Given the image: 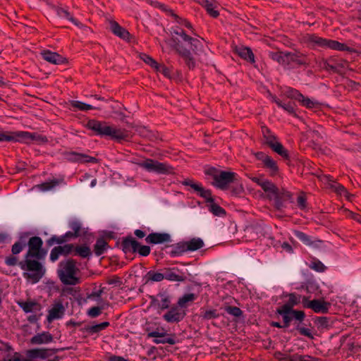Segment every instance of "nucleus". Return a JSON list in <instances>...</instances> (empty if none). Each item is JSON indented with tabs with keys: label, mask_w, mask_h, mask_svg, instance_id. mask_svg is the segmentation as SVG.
Here are the masks:
<instances>
[{
	"label": "nucleus",
	"mask_w": 361,
	"mask_h": 361,
	"mask_svg": "<svg viewBox=\"0 0 361 361\" xmlns=\"http://www.w3.org/2000/svg\"><path fill=\"white\" fill-rule=\"evenodd\" d=\"M62 181H63V179H60V180L54 179L51 181H47V182L43 183L42 184H39V185H36V187L42 191H47V190H49L54 188V187L58 185L59 183H61Z\"/></svg>",
	"instance_id": "31"
},
{
	"label": "nucleus",
	"mask_w": 361,
	"mask_h": 361,
	"mask_svg": "<svg viewBox=\"0 0 361 361\" xmlns=\"http://www.w3.org/2000/svg\"><path fill=\"white\" fill-rule=\"evenodd\" d=\"M293 307L287 302L286 304L281 306L276 310V312L280 315H284L287 314H291L293 311Z\"/></svg>",
	"instance_id": "52"
},
{
	"label": "nucleus",
	"mask_w": 361,
	"mask_h": 361,
	"mask_svg": "<svg viewBox=\"0 0 361 361\" xmlns=\"http://www.w3.org/2000/svg\"><path fill=\"white\" fill-rule=\"evenodd\" d=\"M18 305L26 313L37 312L41 310V305L35 301L18 302Z\"/></svg>",
	"instance_id": "21"
},
{
	"label": "nucleus",
	"mask_w": 361,
	"mask_h": 361,
	"mask_svg": "<svg viewBox=\"0 0 361 361\" xmlns=\"http://www.w3.org/2000/svg\"><path fill=\"white\" fill-rule=\"evenodd\" d=\"M262 134L266 140V144L269 147L276 141V137L271 133L267 127L262 128Z\"/></svg>",
	"instance_id": "39"
},
{
	"label": "nucleus",
	"mask_w": 361,
	"mask_h": 361,
	"mask_svg": "<svg viewBox=\"0 0 361 361\" xmlns=\"http://www.w3.org/2000/svg\"><path fill=\"white\" fill-rule=\"evenodd\" d=\"M146 277L147 281L160 282L165 279L164 271L157 272L154 271H149L147 272Z\"/></svg>",
	"instance_id": "29"
},
{
	"label": "nucleus",
	"mask_w": 361,
	"mask_h": 361,
	"mask_svg": "<svg viewBox=\"0 0 361 361\" xmlns=\"http://www.w3.org/2000/svg\"><path fill=\"white\" fill-rule=\"evenodd\" d=\"M150 251H151V249L149 246L140 245H139V247L137 248V252H138V253L140 255L145 256V257L149 255L150 253Z\"/></svg>",
	"instance_id": "62"
},
{
	"label": "nucleus",
	"mask_w": 361,
	"mask_h": 361,
	"mask_svg": "<svg viewBox=\"0 0 361 361\" xmlns=\"http://www.w3.org/2000/svg\"><path fill=\"white\" fill-rule=\"evenodd\" d=\"M314 323L319 331L327 330L332 325L330 319L326 317H317L314 319Z\"/></svg>",
	"instance_id": "23"
},
{
	"label": "nucleus",
	"mask_w": 361,
	"mask_h": 361,
	"mask_svg": "<svg viewBox=\"0 0 361 361\" xmlns=\"http://www.w3.org/2000/svg\"><path fill=\"white\" fill-rule=\"evenodd\" d=\"M205 173L212 178V185L221 190L227 189L228 185L235 180L236 176L233 172L221 171L214 167L208 169Z\"/></svg>",
	"instance_id": "6"
},
{
	"label": "nucleus",
	"mask_w": 361,
	"mask_h": 361,
	"mask_svg": "<svg viewBox=\"0 0 361 361\" xmlns=\"http://www.w3.org/2000/svg\"><path fill=\"white\" fill-rule=\"evenodd\" d=\"M187 245H188L187 241L178 243L176 247V250L173 252V253L182 254L183 252L189 251V250H188Z\"/></svg>",
	"instance_id": "54"
},
{
	"label": "nucleus",
	"mask_w": 361,
	"mask_h": 361,
	"mask_svg": "<svg viewBox=\"0 0 361 361\" xmlns=\"http://www.w3.org/2000/svg\"><path fill=\"white\" fill-rule=\"evenodd\" d=\"M139 166L149 172H154L159 174L174 173L173 168L171 166L152 159H147L140 163Z\"/></svg>",
	"instance_id": "8"
},
{
	"label": "nucleus",
	"mask_w": 361,
	"mask_h": 361,
	"mask_svg": "<svg viewBox=\"0 0 361 361\" xmlns=\"http://www.w3.org/2000/svg\"><path fill=\"white\" fill-rule=\"evenodd\" d=\"M109 325V322H104L100 323L99 324L89 326L86 328V331L91 334H95V333H97V332L104 329Z\"/></svg>",
	"instance_id": "41"
},
{
	"label": "nucleus",
	"mask_w": 361,
	"mask_h": 361,
	"mask_svg": "<svg viewBox=\"0 0 361 361\" xmlns=\"http://www.w3.org/2000/svg\"><path fill=\"white\" fill-rule=\"evenodd\" d=\"M157 296L161 298V303L159 304L160 307L162 310L169 308L171 303L170 297L165 293H160Z\"/></svg>",
	"instance_id": "44"
},
{
	"label": "nucleus",
	"mask_w": 361,
	"mask_h": 361,
	"mask_svg": "<svg viewBox=\"0 0 361 361\" xmlns=\"http://www.w3.org/2000/svg\"><path fill=\"white\" fill-rule=\"evenodd\" d=\"M53 341V336L49 332H42L34 336L30 342L32 344L40 345L43 343H48Z\"/></svg>",
	"instance_id": "20"
},
{
	"label": "nucleus",
	"mask_w": 361,
	"mask_h": 361,
	"mask_svg": "<svg viewBox=\"0 0 361 361\" xmlns=\"http://www.w3.org/2000/svg\"><path fill=\"white\" fill-rule=\"evenodd\" d=\"M264 165L270 171L271 175L272 176L276 174L279 171L276 162L270 157L267 159L264 163Z\"/></svg>",
	"instance_id": "35"
},
{
	"label": "nucleus",
	"mask_w": 361,
	"mask_h": 361,
	"mask_svg": "<svg viewBox=\"0 0 361 361\" xmlns=\"http://www.w3.org/2000/svg\"><path fill=\"white\" fill-rule=\"evenodd\" d=\"M235 53L242 59L255 63V56L251 49L246 47H235Z\"/></svg>",
	"instance_id": "18"
},
{
	"label": "nucleus",
	"mask_w": 361,
	"mask_h": 361,
	"mask_svg": "<svg viewBox=\"0 0 361 361\" xmlns=\"http://www.w3.org/2000/svg\"><path fill=\"white\" fill-rule=\"evenodd\" d=\"M73 155L75 156V160L81 163H97L98 160L93 157L88 156L84 154L73 152Z\"/></svg>",
	"instance_id": "30"
},
{
	"label": "nucleus",
	"mask_w": 361,
	"mask_h": 361,
	"mask_svg": "<svg viewBox=\"0 0 361 361\" xmlns=\"http://www.w3.org/2000/svg\"><path fill=\"white\" fill-rule=\"evenodd\" d=\"M209 211L215 216H224L226 214V211L219 205L214 202L213 200L208 205Z\"/></svg>",
	"instance_id": "34"
},
{
	"label": "nucleus",
	"mask_w": 361,
	"mask_h": 361,
	"mask_svg": "<svg viewBox=\"0 0 361 361\" xmlns=\"http://www.w3.org/2000/svg\"><path fill=\"white\" fill-rule=\"evenodd\" d=\"M145 240L147 243L161 244L171 241V235L166 233H152L147 236Z\"/></svg>",
	"instance_id": "14"
},
{
	"label": "nucleus",
	"mask_w": 361,
	"mask_h": 361,
	"mask_svg": "<svg viewBox=\"0 0 361 361\" xmlns=\"http://www.w3.org/2000/svg\"><path fill=\"white\" fill-rule=\"evenodd\" d=\"M110 27L114 35L123 39L130 41V34L127 30L120 26L117 22L110 21Z\"/></svg>",
	"instance_id": "16"
},
{
	"label": "nucleus",
	"mask_w": 361,
	"mask_h": 361,
	"mask_svg": "<svg viewBox=\"0 0 361 361\" xmlns=\"http://www.w3.org/2000/svg\"><path fill=\"white\" fill-rule=\"evenodd\" d=\"M310 268L319 272H322L326 269V267L319 260L313 262L310 265Z\"/></svg>",
	"instance_id": "58"
},
{
	"label": "nucleus",
	"mask_w": 361,
	"mask_h": 361,
	"mask_svg": "<svg viewBox=\"0 0 361 361\" xmlns=\"http://www.w3.org/2000/svg\"><path fill=\"white\" fill-rule=\"evenodd\" d=\"M71 105L75 109H78L80 111H87L90 109H97V107H94L92 105L87 104L80 101H71Z\"/></svg>",
	"instance_id": "40"
},
{
	"label": "nucleus",
	"mask_w": 361,
	"mask_h": 361,
	"mask_svg": "<svg viewBox=\"0 0 361 361\" xmlns=\"http://www.w3.org/2000/svg\"><path fill=\"white\" fill-rule=\"evenodd\" d=\"M225 310L227 313L235 317H240L243 314L242 310L238 307L226 306Z\"/></svg>",
	"instance_id": "48"
},
{
	"label": "nucleus",
	"mask_w": 361,
	"mask_h": 361,
	"mask_svg": "<svg viewBox=\"0 0 361 361\" xmlns=\"http://www.w3.org/2000/svg\"><path fill=\"white\" fill-rule=\"evenodd\" d=\"M286 95L287 97L290 99H295L298 101L300 100V99L302 98V94L300 93L298 90L294 89H289L286 92Z\"/></svg>",
	"instance_id": "50"
},
{
	"label": "nucleus",
	"mask_w": 361,
	"mask_h": 361,
	"mask_svg": "<svg viewBox=\"0 0 361 361\" xmlns=\"http://www.w3.org/2000/svg\"><path fill=\"white\" fill-rule=\"evenodd\" d=\"M15 255H11L6 257L5 263L8 266H15L18 264V259Z\"/></svg>",
	"instance_id": "64"
},
{
	"label": "nucleus",
	"mask_w": 361,
	"mask_h": 361,
	"mask_svg": "<svg viewBox=\"0 0 361 361\" xmlns=\"http://www.w3.org/2000/svg\"><path fill=\"white\" fill-rule=\"evenodd\" d=\"M28 355L32 358L40 357L45 359L49 356L47 349H32L28 352Z\"/></svg>",
	"instance_id": "33"
},
{
	"label": "nucleus",
	"mask_w": 361,
	"mask_h": 361,
	"mask_svg": "<svg viewBox=\"0 0 361 361\" xmlns=\"http://www.w3.org/2000/svg\"><path fill=\"white\" fill-rule=\"evenodd\" d=\"M86 126L96 132L98 135L110 136L111 138L119 142L122 140L128 141L131 138V136L126 130L108 126L105 122L90 120Z\"/></svg>",
	"instance_id": "2"
},
{
	"label": "nucleus",
	"mask_w": 361,
	"mask_h": 361,
	"mask_svg": "<svg viewBox=\"0 0 361 361\" xmlns=\"http://www.w3.org/2000/svg\"><path fill=\"white\" fill-rule=\"evenodd\" d=\"M27 241L25 237H20L19 240L15 243L11 248V252L13 255H18L20 253L23 248L26 246Z\"/></svg>",
	"instance_id": "32"
},
{
	"label": "nucleus",
	"mask_w": 361,
	"mask_h": 361,
	"mask_svg": "<svg viewBox=\"0 0 361 361\" xmlns=\"http://www.w3.org/2000/svg\"><path fill=\"white\" fill-rule=\"evenodd\" d=\"M78 272L76 262L72 259L62 261L59 264L57 274L62 283L65 285L74 286L79 283Z\"/></svg>",
	"instance_id": "3"
},
{
	"label": "nucleus",
	"mask_w": 361,
	"mask_h": 361,
	"mask_svg": "<svg viewBox=\"0 0 361 361\" xmlns=\"http://www.w3.org/2000/svg\"><path fill=\"white\" fill-rule=\"evenodd\" d=\"M198 3L204 6L207 12L213 18H217L219 16L218 11L215 10V0H197Z\"/></svg>",
	"instance_id": "19"
},
{
	"label": "nucleus",
	"mask_w": 361,
	"mask_h": 361,
	"mask_svg": "<svg viewBox=\"0 0 361 361\" xmlns=\"http://www.w3.org/2000/svg\"><path fill=\"white\" fill-rule=\"evenodd\" d=\"M28 250L25 255V258H35L36 259H42L46 255V251L42 249L43 241L41 238L34 236L29 239L27 243Z\"/></svg>",
	"instance_id": "9"
},
{
	"label": "nucleus",
	"mask_w": 361,
	"mask_h": 361,
	"mask_svg": "<svg viewBox=\"0 0 361 361\" xmlns=\"http://www.w3.org/2000/svg\"><path fill=\"white\" fill-rule=\"evenodd\" d=\"M140 58L147 64L150 66L152 68H157V62L153 59L151 56L145 54H141L140 55Z\"/></svg>",
	"instance_id": "47"
},
{
	"label": "nucleus",
	"mask_w": 361,
	"mask_h": 361,
	"mask_svg": "<svg viewBox=\"0 0 361 361\" xmlns=\"http://www.w3.org/2000/svg\"><path fill=\"white\" fill-rule=\"evenodd\" d=\"M302 298L301 295H296L295 293H290L288 295V303L293 307V306L299 304L301 301V299L302 300Z\"/></svg>",
	"instance_id": "49"
},
{
	"label": "nucleus",
	"mask_w": 361,
	"mask_h": 361,
	"mask_svg": "<svg viewBox=\"0 0 361 361\" xmlns=\"http://www.w3.org/2000/svg\"><path fill=\"white\" fill-rule=\"evenodd\" d=\"M307 40L312 44L320 47H328L334 50L348 51L349 52L355 51L353 48L348 47L345 44L340 43L339 42L335 40L323 39L314 35H307Z\"/></svg>",
	"instance_id": "7"
},
{
	"label": "nucleus",
	"mask_w": 361,
	"mask_h": 361,
	"mask_svg": "<svg viewBox=\"0 0 361 361\" xmlns=\"http://www.w3.org/2000/svg\"><path fill=\"white\" fill-rule=\"evenodd\" d=\"M62 255L66 256L69 255L73 250L74 246L72 244H67L63 246H57Z\"/></svg>",
	"instance_id": "56"
},
{
	"label": "nucleus",
	"mask_w": 361,
	"mask_h": 361,
	"mask_svg": "<svg viewBox=\"0 0 361 361\" xmlns=\"http://www.w3.org/2000/svg\"><path fill=\"white\" fill-rule=\"evenodd\" d=\"M185 315L184 310L178 307H173L164 316V319L169 323L178 322L182 320Z\"/></svg>",
	"instance_id": "11"
},
{
	"label": "nucleus",
	"mask_w": 361,
	"mask_h": 361,
	"mask_svg": "<svg viewBox=\"0 0 361 361\" xmlns=\"http://www.w3.org/2000/svg\"><path fill=\"white\" fill-rule=\"evenodd\" d=\"M193 190L197 191L199 195L202 197L204 198L208 203H210L214 200L213 197H212L211 191L209 190L204 189L201 186V185H194Z\"/></svg>",
	"instance_id": "24"
},
{
	"label": "nucleus",
	"mask_w": 361,
	"mask_h": 361,
	"mask_svg": "<svg viewBox=\"0 0 361 361\" xmlns=\"http://www.w3.org/2000/svg\"><path fill=\"white\" fill-rule=\"evenodd\" d=\"M107 247L108 244L106 240L103 238H99L94 245V252L96 255L99 256L105 252Z\"/></svg>",
	"instance_id": "25"
},
{
	"label": "nucleus",
	"mask_w": 361,
	"mask_h": 361,
	"mask_svg": "<svg viewBox=\"0 0 361 361\" xmlns=\"http://www.w3.org/2000/svg\"><path fill=\"white\" fill-rule=\"evenodd\" d=\"M261 188L266 193H267V195L270 198L272 197H274V198L279 197L280 191L272 182L268 180H263V183L261 184Z\"/></svg>",
	"instance_id": "17"
},
{
	"label": "nucleus",
	"mask_w": 361,
	"mask_h": 361,
	"mask_svg": "<svg viewBox=\"0 0 361 361\" xmlns=\"http://www.w3.org/2000/svg\"><path fill=\"white\" fill-rule=\"evenodd\" d=\"M301 104L307 108L313 109L318 106L319 103L316 101L312 100L310 98L305 97L302 95V98L299 100Z\"/></svg>",
	"instance_id": "45"
},
{
	"label": "nucleus",
	"mask_w": 361,
	"mask_h": 361,
	"mask_svg": "<svg viewBox=\"0 0 361 361\" xmlns=\"http://www.w3.org/2000/svg\"><path fill=\"white\" fill-rule=\"evenodd\" d=\"M65 313V308L61 302H56L49 310L47 315V321L52 322L54 319H60Z\"/></svg>",
	"instance_id": "15"
},
{
	"label": "nucleus",
	"mask_w": 361,
	"mask_h": 361,
	"mask_svg": "<svg viewBox=\"0 0 361 361\" xmlns=\"http://www.w3.org/2000/svg\"><path fill=\"white\" fill-rule=\"evenodd\" d=\"M61 255H61V252H60L59 249L58 248V247H55L51 251L50 259L52 262H55L59 259V256H61Z\"/></svg>",
	"instance_id": "63"
},
{
	"label": "nucleus",
	"mask_w": 361,
	"mask_h": 361,
	"mask_svg": "<svg viewBox=\"0 0 361 361\" xmlns=\"http://www.w3.org/2000/svg\"><path fill=\"white\" fill-rule=\"evenodd\" d=\"M269 147H271L275 152H276L283 157L287 158L288 156L287 150L285 149L283 146L278 141L274 142L272 145L269 146Z\"/></svg>",
	"instance_id": "36"
},
{
	"label": "nucleus",
	"mask_w": 361,
	"mask_h": 361,
	"mask_svg": "<svg viewBox=\"0 0 361 361\" xmlns=\"http://www.w3.org/2000/svg\"><path fill=\"white\" fill-rule=\"evenodd\" d=\"M187 247L189 251H195L201 249L204 245L203 240L200 238H192L187 241Z\"/></svg>",
	"instance_id": "28"
},
{
	"label": "nucleus",
	"mask_w": 361,
	"mask_h": 361,
	"mask_svg": "<svg viewBox=\"0 0 361 361\" xmlns=\"http://www.w3.org/2000/svg\"><path fill=\"white\" fill-rule=\"evenodd\" d=\"M348 63L344 60H336L334 62V67L332 71L337 73H342L344 70L348 68Z\"/></svg>",
	"instance_id": "37"
},
{
	"label": "nucleus",
	"mask_w": 361,
	"mask_h": 361,
	"mask_svg": "<svg viewBox=\"0 0 361 361\" xmlns=\"http://www.w3.org/2000/svg\"><path fill=\"white\" fill-rule=\"evenodd\" d=\"M76 253L82 257H87L90 255L91 251L87 246H78L75 248Z\"/></svg>",
	"instance_id": "46"
},
{
	"label": "nucleus",
	"mask_w": 361,
	"mask_h": 361,
	"mask_svg": "<svg viewBox=\"0 0 361 361\" xmlns=\"http://www.w3.org/2000/svg\"><path fill=\"white\" fill-rule=\"evenodd\" d=\"M165 279L173 281H184L186 279L185 276L178 269L175 268H164Z\"/></svg>",
	"instance_id": "13"
},
{
	"label": "nucleus",
	"mask_w": 361,
	"mask_h": 361,
	"mask_svg": "<svg viewBox=\"0 0 361 361\" xmlns=\"http://www.w3.org/2000/svg\"><path fill=\"white\" fill-rule=\"evenodd\" d=\"M157 72L162 73L165 77L170 78V70L164 64H159L157 63V68H154Z\"/></svg>",
	"instance_id": "55"
},
{
	"label": "nucleus",
	"mask_w": 361,
	"mask_h": 361,
	"mask_svg": "<svg viewBox=\"0 0 361 361\" xmlns=\"http://www.w3.org/2000/svg\"><path fill=\"white\" fill-rule=\"evenodd\" d=\"M70 227L73 230L75 236L79 237L83 233V228H82V225L79 221H73L70 223Z\"/></svg>",
	"instance_id": "43"
},
{
	"label": "nucleus",
	"mask_w": 361,
	"mask_h": 361,
	"mask_svg": "<svg viewBox=\"0 0 361 361\" xmlns=\"http://www.w3.org/2000/svg\"><path fill=\"white\" fill-rule=\"evenodd\" d=\"M102 310L99 307H92L88 310L87 314L91 317H97L101 314Z\"/></svg>",
	"instance_id": "61"
},
{
	"label": "nucleus",
	"mask_w": 361,
	"mask_h": 361,
	"mask_svg": "<svg viewBox=\"0 0 361 361\" xmlns=\"http://www.w3.org/2000/svg\"><path fill=\"white\" fill-rule=\"evenodd\" d=\"M270 57L284 67L291 66L293 64L299 66H308L310 62L306 56L296 52H271Z\"/></svg>",
	"instance_id": "5"
},
{
	"label": "nucleus",
	"mask_w": 361,
	"mask_h": 361,
	"mask_svg": "<svg viewBox=\"0 0 361 361\" xmlns=\"http://www.w3.org/2000/svg\"><path fill=\"white\" fill-rule=\"evenodd\" d=\"M41 54L45 61L53 64H63L68 62L66 58L59 55L56 52L44 50L42 51Z\"/></svg>",
	"instance_id": "12"
},
{
	"label": "nucleus",
	"mask_w": 361,
	"mask_h": 361,
	"mask_svg": "<svg viewBox=\"0 0 361 361\" xmlns=\"http://www.w3.org/2000/svg\"><path fill=\"white\" fill-rule=\"evenodd\" d=\"M291 315H292L293 318H294L295 319H296L300 322L302 321H303V319H305V312L301 310H293L292 311Z\"/></svg>",
	"instance_id": "60"
},
{
	"label": "nucleus",
	"mask_w": 361,
	"mask_h": 361,
	"mask_svg": "<svg viewBox=\"0 0 361 361\" xmlns=\"http://www.w3.org/2000/svg\"><path fill=\"white\" fill-rule=\"evenodd\" d=\"M218 317L219 314L217 310L214 309L205 310L201 312V317L205 320L217 318Z\"/></svg>",
	"instance_id": "42"
},
{
	"label": "nucleus",
	"mask_w": 361,
	"mask_h": 361,
	"mask_svg": "<svg viewBox=\"0 0 361 361\" xmlns=\"http://www.w3.org/2000/svg\"><path fill=\"white\" fill-rule=\"evenodd\" d=\"M121 245L125 252H135L139 247V243L131 237L125 238Z\"/></svg>",
	"instance_id": "22"
},
{
	"label": "nucleus",
	"mask_w": 361,
	"mask_h": 361,
	"mask_svg": "<svg viewBox=\"0 0 361 361\" xmlns=\"http://www.w3.org/2000/svg\"><path fill=\"white\" fill-rule=\"evenodd\" d=\"M56 11L58 16H60L61 18H64L68 19V20H70L71 22H72L77 26H82V25L81 23L78 22L73 17H72L71 16L70 13L67 10L63 9V8L57 7L56 8Z\"/></svg>",
	"instance_id": "27"
},
{
	"label": "nucleus",
	"mask_w": 361,
	"mask_h": 361,
	"mask_svg": "<svg viewBox=\"0 0 361 361\" xmlns=\"http://www.w3.org/2000/svg\"><path fill=\"white\" fill-rule=\"evenodd\" d=\"M335 59H330L329 60H322L320 65L321 66L326 70L332 71V68L334 67V62Z\"/></svg>",
	"instance_id": "59"
},
{
	"label": "nucleus",
	"mask_w": 361,
	"mask_h": 361,
	"mask_svg": "<svg viewBox=\"0 0 361 361\" xmlns=\"http://www.w3.org/2000/svg\"><path fill=\"white\" fill-rule=\"evenodd\" d=\"M312 357L309 355H300L295 354L288 356V361H310Z\"/></svg>",
	"instance_id": "53"
},
{
	"label": "nucleus",
	"mask_w": 361,
	"mask_h": 361,
	"mask_svg": "<svg viewBox=\"0 0 361 361\" xmlns=\"http://www.w3.org/2000/svg\"><path fill=\"white\" fill-rule=\"evenodd\" d=\"M195 299V295L194 293L185 294L179 298L178 305L180 307H185L188 303L193 302Z\"/></svg>",
	"instance_id": "38"
},
{
	"label": "nucleus",
	"mask_w": 361,
	"mask_h": 361,
	"mask_svg": "<svg viewBox=\"0 0 361 361\" xmlns=\"http://www.w3.org/2000/svg\"><path fill=\"white\" fill-rule=\"evenodd\" d=\"M324 179L327 181L329 187L332 188L337 194L341 195H343L344 192H346L345 188L342 185L334 182L330 178V177L324 176Z\"/></svg>",
	"instance_id": "26"
},
{
	"label": "nucleus",
	"mask_w": 361,
	"mask_h": 361,
	"mask_svg": "<svg viewBox=\"0 0 361 361\" xmlns=\"http://www.w3.org/2000/svg\"><path fill=\"white\" fill-rule=\"evenodd\" d=\"M295 235L298 238H299L305 245H308L310 243L312 238H311V237L308 236L305 233H304L301 231H295Z\"/></svg>",
	"instance_id": "51"
},
{
	"label": "nucleus",
	"mask_w": 361,
	"mask_h": 361,
	"mask_svg": "<svg viewBox=\"0 0 361 361\" xmlns=\"http://www.w3.org/2000/svg\"><path fill=\"white\" fill-rule=\"evenodd\" d=\"M302 305L305 308L312 309L316 313L325 314L329 312L330 303L322 300H308L306 297L302 298Z\"/></svg>",
	"instance_id": "10"
},
{
	"label": "nucleus",
	"mask_w": 361,
	"mask_h": 361,
	"mask_svg": "<svg viewBox=\"0 0 361 361\" xmlns=\"http://www.w3.org/2000/svg\"><path fill=\"white\" fill-rule=\"evenodd\" d=\"M19 266L24 271L25 279L32 283H37L44 275L46 269L41 262L32 258H25L19 262Z\"/></svg>",
	"instance_id": "4"
},
{
	"label": "nucleus",
	"mask_w": 361,
	"mask_h": 361,
	"mask_svg": "<svg viewBox=\"0 0 361 361\" xmlns=\"http://www.w3.org/2000/svg\"><path fill=\"white\" fill-rule=\"evenodd\" d=\"M172 33L180 36L183 42L190 45L192 52L190 50L187 49L180 40L174 37H172V40L174 42L173 48L176 52L183 60L185 64L189 69H194L196 67L197 61L195 55L198 56L204 52L202 41L188 35L185 31L180 28L173 30Z\"/></svg>",
	"instance_id": "1"
},
{
	"label": "nucleus",
	"mask_w": 361,
	"mask_h": 361,
	"mask_svg": "<svg viewBox=\"0 0 361 361\" xmlns=\"http://www.w3.org/2000/svg\"><path fill=\"white\" fill-rule=\"evenodd\" d=\"M66 242L65 237L63 235L57 237V236H52L50 239L48 240L47 244L49 245H52L54 243L57 244H62Z\"/></svg>",
	"instance_id": "57"
}]
</instances>
